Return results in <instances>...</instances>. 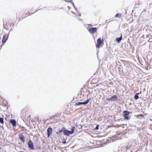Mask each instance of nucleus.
<instances>
[{"instance_id":"1","label":"nucleus","mask_w":152,"mask_h":152,"mask_svg":"<svg viewBox=\"0 0 152 152\" xmlns=\"http://www.w3.org/2000/svg\"><path fill=\"white\" fill-rule=\"evenodd\" d=\"M87 29L88 31L92 34H94L96 33L97 31V28L96 27H92V25L91 24H88L87 25Z\"/></svg>"},{"instance_id":"2","label":"nucleus","mask_w":152,"mask_h":152,"mask_svg":"<svg viewBox=\"0 0 152 152\" xmlns=\"http://www.w3.org/2000/svg\"><path fill=\"white\" fill-rule=\"evenodd\" d=\"M104 41L103 38L101 37L99 38L97 40V42L96 44V46L97 48H99L103 47L104 45Z\"/></svg>"},{"instance_id":"3","label":"nucleus","mask_w":152,"mask_h":152,"mask_svg":"<svg viewBox=\"0 0 152 152\" xmlns=\"http://www.w3.org/2000/svg\"><path fill=\"white\" fill-rule=\"evenodd\" d=\"M75 129V127L74 126L72 127V128L71 129V131H69L64 128V135H65L69 136L70 134H72L74 133Z\"/></svg>"},{"instance_id":"4","label":"nucleus","mask_w":152,"mask_h":152,"mask_svg":"<svg viewBox=\"0 0 152 152\" xmlns=\"http://www.w3.org/2000/svg\"><path fill=\"white\" fill-rule=\"evenodd\" d=\"M123 116L124 120H129L130 119L129 115L130 113L129 111L125 110L123 112Z\"/></svg>"},{"instance_id":"5","label":"nucleus","mask_w":152,"mask_h":152,"mask_svg":"<svg viewBox=\"0 0 152 152\" xmlns=\"http://www.w3.org/2000/svg\"><path fill=\"white\" fill-rule=\"evenodd\" d=\"M28 145L29 149L31 150L34 149V146L33 143L32 141L30 140L28 142Z\"/></svg>"},{"instance_id":"6","label":"nucleus","mask_w":152,"mask_h":152,"mask_svg":"<svg viewBox=\"0 0 152 152\" xmlns=\"http://www.w3.org/2000/svg\"><path fill=\"white\" fill-rule=\"evenodd\" d=\"M91 98H90L89 99H87L86 101L84 102H77L75 103V105L77 106L81 104H86L89 102V101L91 100Z\"/></svg>"},{"instance_id":"7","label":"nucleus","mask_w":152,"mask_h":152,"mask_svg":"<svg viewBox=\"0 0 152 152\" xmlns=\"http://www.w3.org/2000/svg\"><path fill=\"white\" fill-rule=\"evenodd\" d=\"M117 99V97L116 95H114L109 99H107V101H116Z\"/></svg>"},{"instance_id":"8","label":"nucleus","mask_w":152,"mask_h":152,"mask_svg":"<svg viewBox=\"0 0 152 152\" xmlns=\"http://www.w3.org/2000/svg\"><path fill=\"white\" fill-rule=\"evenodd\" d=\"M8 37L7 35L5 34L4 35L2 40V42L3 44H4V43L6 42V41L8 39Z\"/></svg>"},{"instance_id":"9","label":"nucleus","mask_w":152,"mask_h":152,"mask_svg":"<svg viewBox=\"0 0 152 152\" xmlns=\"http://www.w3.org/2000/svg\"><path fill=\"white\" fill-rule=\"evenodd\" d=\"M48 136L49 137L52 133V129L50 127L48 128L47 130Z\"/></svg>"},{"instance_id":"10","label":"nucleus","mask_w":152,"mask_h":152,"mask_svg":"<svg viewBox=\"0 0 152 152\" xmlns=\"http://www.w3.org/2000/svg\"><path fill=\"white\" fill-rule=\"evenodd\" d=\"M19 137L20 140L23 143H24L25 141L24 136L22 134H20L19 135Z\"/></svg>"},{"instance_id":"11","label":"nucleus","mask_w":152,"mask_h":152,"mask_svg":"<svg viewBox=\"0 0 152 152\" xmlns=\"http://www.w3.org/2000/svg\"><path fill=\"white\" fill-rule=\"evenodd\" d=\"M10 122L11 124L13 126L15 127L16 126V122L14 119H10Z\"/></svg>"},{"instance_id":"12","label":"nucleus","mask_w":152,"mask_h":152,"mask_svg":"<svg viewBox=\"0 0 152 152\" xmlns=\"http://www.w3.org/2000/svg\"><path fill=\"white\" fill-rule=\"evenodd\" d=\"M36 11H34L33 12V13H30V12H27V13H26L25 14H24V15H23V18H26L29 15H32V14L34 13H35Z\"/></svg>"},{"instance_id":"13","label":"nucleus","mask_w":152,"mask_h":152,"mask_svg":"<svg viewBox=\"0 0 152 152\" xmlns=\"http://www.w3.org/2000/svg\"><path fill=\"white\" fill-rule=\"evenodd\" d=\"M135 117H136L138 119H142L143 118L144 115L142 114L138 115H135Z\"/></svg>"},{"instance_id":"14","label":"nucleus","mask_w":152,"mask_h":152,"mask_svg":"<svg viewBox=\"0 0 152 152\" xmlns=\"http://www.w3.org/2000/svg\"><path fill=\"white\" fill-rule=\"evenodd\" d=\"M122 38V34H121V36L119 37H118L116 38V40L117 42L118 43H119L120 41L121 40Z\"/></svg>"},{"instance_id":"15","label":"nucleus","mask_w":152,"mask_h":152,"mask_svg":"<svg viewBox=\"0 0 152 152\" xmlns=\"http://www.w3.org/2000/svg\"><path fill=\"white\" fill-rule=\"evenodd\" d=\"M0 123L1 124H4V118H1L0 116Z\"/></svg>"},{"instance_id":"16","label":"nucleus","mask_w":152,"mask_h":152,"mask_svg":"<svg viewBox=\"0 0 152 152\" xmlns=\"http://www.w3.org/2000/svg\"><path fill=\"white\" fill-rule=\"evenodd\" d=\"M64 128H63L61 130H59L58 132H57L56 134H60L62 132H64Z\"/></svg>"},{"instance_id":"17","label":"nucleus","mask_w":152,"mask_h":152,"mask_svg":"<svg viewBox=\"0 0 152 152\" xmlns=\"http://www.w3.org/2000/svg\"><path fill=\"white\" fill-rule=\"evenodd\" d=\"M121 17V15L119 13L115 15V18L118 17L119 18H120Z\"/></svg>"},{"instance_id":"18","label":"nucleus","mask_w":152,"mask_h":152,"mask_svg":"<svg viewBox=\"0 0 152 152\" xmlns=\"http://www.w3.org/2000/svg\"><path fill=\"white\" fill-rule=\"evenodd\" d=\"M134 98L135 99H137L139 98V96L137 95L136 94L134 96Z\"/></svg>"},{"instance_id":"19","label":"nucleus","mask_w":152,"mask_h":152,"mask_svg":"<svg viewBox=\"0 0 152 152\" xmlns=\"http://www.w3.org/2000/svg\"><path fill=\"white\" fill-rule=\"evenodd\" d=\"M4 28H7L8 27V26H7V25L6 24H4Z\"/></svg>"},{"instance_id":"20","label":"nucleus","mask_w":152,"mask_h":152,"mask_svg":"<svg viewBox=\"0 0 152 152\" xmlns=\"http://www.w3.org/2000/svg\"><path fill=\"white\" fill-rule=\"evenodd\" d=\"M99 129V125H97V126H96V128H95V129Z\"/></svg>"},{"instance_id":"21","label":"nucleus","mask_w":152,"mask_h":152,"mask_svg":"<svg viewBox=\"0 0 152 152\" xmlns=\"http://www.w3.org/2000/svg\"><path fill=\"white\" fill-rule=\"evenodd\" d=\"M71 0H65V1L67 2H71Z\"/></svg>"},{"instance_id":"22","label":"nucleus","mask_w":152,"mask_h":152,"mask_svg":"<svg viewBox=\"0 0 152 152\" xmlns=\"http://www.w3.org/2000/svg\"><path fill=\"white\" fill-rule=\"evenodd\" d=\"M124 125V124H120L119 126H123Z\"/></svg>"},{"instance_id":"23","label":"nucleus","mask_w":152,"mask_h":152,"mask_svg":"<svg viewBox=\"0 0 152 152\" xmlns=\"http://www.w3.org/2000/svg\"><path fill=\"white\" fill-rule=\"evenodd\" d=\"M63 143H66V141H64V142H63Z\"/></svg>"},{"instance_id":"24","label":"nucleus","mask_w":152,"mask_h":152,"mask_svg":"<svg viewBox=\"0 0 152 152\" xmlns=\"http://www.w3.org/2000/svg\"><path fill=\"white\" fill-rule=\"evenodd\" d=\"M139 94H140V93H136V95H138Z\"/></svg>"},{"instance_id":"25","label":"nucleus","mask_w":152,"mask_h":152,"mask_svg":"<svg viewBox=\"0 0 152 152\" xmlns=\"http://www.w3.org/2000/svg\"><path fill=\"white\" fill-rule=\"evenodd\" d=\"M18 152H23V151H19Z\"/></svg>"}]
</instances>
